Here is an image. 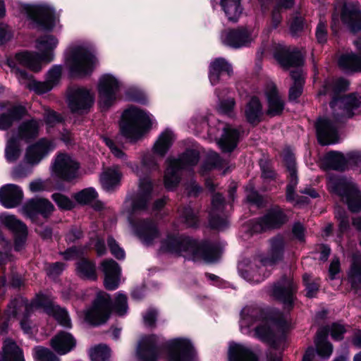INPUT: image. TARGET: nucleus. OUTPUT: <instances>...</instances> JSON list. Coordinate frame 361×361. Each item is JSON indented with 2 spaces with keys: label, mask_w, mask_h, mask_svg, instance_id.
Returning <instances> with one entry per match:
<instances>
[{
  "label": "nucleus",
  "mask_w": 361,
  "mask_h": 361,
  "mask_svg": "<svg viewBox=\"0 0 361 361\" xmlns=\"http://www.w3.org/2000/svg\"><path fill=\"white\" fill-rule=\"evenodd\" d=\"M349 82L345 79L325 81L319 95H329L333 97L330 103L332 111V120L319 118L316 123L319 142L322 145L334 144L338 141V132L336 123L361 114V90L336 98V95L348 90Z\"/></svg>",
  "instance_id": "nucleus-1"
},
{
  "label": "nucleus",
  "mask_w": 361,
  "mask_h": 361,
  "mask_svg": "<svg viewBox=\"0 0 361 361\" xmlns=\"http://www.w3.org/2000/svg\"><path fill=\"white\" fill-rule=\"evenodd\" d=\"M58 40L52 35H47L40 37L37 41V49L40 54L37 52H21L15 56V61L8 60V64L11 68V72L15 74L20 84L37 94H44L52 89V87L46 80L38 82L32 78L25 71L20 70L16 63L20 66L28 68L32 71L38 72L42 69V63H47L54 60L53 50L56 47Z\"/></svg>",
  "instance_id": "nucleus-2"
},
{
  "label": "nucleus",
  "mask_w": 361,
  "mask_h": 361,
  "mask_svg": "<svg viewBox=\"0 0 361 361\" xmlns=\"http://www.w3.org/2000/svg\"><path fill=\"white\" fill-rule=\"evenodd\" d=\"M264 312L256 306H246L241 311L240 326L241 331L247 334L249 328L255 322L261 323L255 329V336L264 342L275 345L276 341L283 338L288 326L286 314L277 312L271 319H264Z\"/></svg>",
  "instance_id": "nucleus-3"
},
{
  "label": "nucleus",
  "mask_w": 361,
  "mask_h": 361,
  "mask_svg": "<svg viewBox=\"0 0 361 361\" xmlns=\"http://www.w3.org/2000/svg\"><path fill=\"white\" fill-rule=\"evenodd\" d=\"M160 250L194 261L213 262L219 257V251L213 246L200 245L190 237L179 235H168L161 240Z\"/></svg>",
  "instance_id": "nucleus-4"
},
{
  "label": "nucleus",
  "mask_w": 361,
  "mask_h": 361,
  "mask_svg": "<svg viewBox=\"0 0 361 361\" xmlns=\"http://www.w3.org/2000/svg\"><path fill=\"white\" fill-rule=\"evenodd\" d=\"M284 240L281 236H276L270 241V248L267 257L253 262H242L238 264V269L242 276L252 283H259L268 277L272 267L283 258Z\"/></svg>",
  "instance_id": "nucleus-5"
},
{
  "label": "nucleus",
  "mask_w": 361,
  "mask_h": 361,
  "mask_svg": "<svg viewBox=\"0 0 361 361\" xmlns=\"http://www.w3.org/2000/svg\"><path fill=\"white\" fill-rule=\"evenodd\" d=\"M103 140L110 149L114 157L126 161V165L132 169L133 171L140 177L138 191L131 201L132 212L135 213L145 210L147 208L149 200H151V192L152 189L151 180L148 178H141L142 173L139 169L138 166L132 162L126 161L127 155L115 145L113 140L108 137H104Z\"/></svg>",
  "instance_id": "nucleus-6"
},
{
  "label": "nucleus",
  "mask_w": 361,
  "mask_h": 361,
  "mask_svg": "<svg viewBox=\"0 0 361 361\" xmlns=\"http://www.w3.org/2000/svg\"><path fill=\"white\" fill-rule=\"evenodd\" d=\"M151 115L136 108L126 109L120 123L121 134L131 142L140 139L152 125Z\"/></svg>",
  "instance_id": "nucleus-7"
},
{
  "label": "nucleus",
  "mask_w": 361,
  "mask_h": 361,
  "mask_svg": "<svg viewBox=\"0 0 361 361\" xmlns=\"http://www.w3.org/2000/svg\"><path fill=\"white\" fill-rule=\"evenodd\" d=\"M42 122L36 119H30L23 122L16 131L8 134L5 149L6 157L8 161H16L20 154V141L28 142L39 135Z\"/></svg>",
  "instance_id": "nucleus-8"
},
{
  "label": "nucleus",
  "mask_w": 361,
  "mask_h": 361,
  "mask_svg": "<svg viewBox=\"0 0 361 361\" xmlns=\"http://www.w3.org/2000/svg\"><path fill=\"white\" fill-rule=\"evenodd\" d=\"M275 57L283 68H295L290 73L293 80V85L289 90V99L293 101L296 100L302 92L305 82L302 71L300 68L303 64L302 55L299 51L293 49L292 51L284 50L281 53H278Z\"/></svg>",
  "instance_id": "nucleus-9"
},
{
  "label": "nucleus",
  "mask_w": 361,
  "mask_h": 361,
  "mask_svg": "<svg viewBox=\"0 0 361 361\" xmlns=\"http://www.w3.org/2000/svg\"><path fill=\"white\" fill-rule=\"evenodd\" d=\"M97 63L93 53L81 45L70 47L66 53L65 66L72 76L90 74Z\"/></svg>",
  "instance_id": "nucleus-10"
},
{
  "label": "nucleus",
  "mask_w": 361,
  "mask_h": 361,
  "mask_svg": "<svg viewBox=\"0 0 361 361\" xmlns=\"http://www.w3.org/2000/svg\"><path fill=\"white\" fill-rule=\"evenodd\" d=\"M196 150L185 151L178 158L169 157L166 160V168L164 176V186L167 190L174 189L180 180V170L196 165L199 161Z\"/></svg>",
  "instance_id": "nucleus-11"
},
{
  "label": "nucleus",
  "mask_w": 361,
  "mask_h": 361,
  "mask_svg": "<svg viewBox=\"0 0 361 361\" xmlns=\"http://www.w3.org/2000/svg\"><path fill=\"white\" fill-rule=\"evenodd\" d=\"M328 187L347 203L351 212H358L361 210V193L350 179L330 176Z\"/></svg>",
  "instance_id": "nucleus-12"
},
{
  "label": "nucleus",
  "mask_w": 361,
  "mask_h": 361,
  "mask_svg": "<svg viewBox=\"0 0 361 361\" xmlns=\"http://www.w3.org/2000/svg\"><path fill=\"white\" fill-rule=\"evenodd\" d=\"M329 332H330L333 339L338 341L343 338V335L346 332V329L340 323H334L330 326L322 327L318 330L314 343L317 353L324 358H329L333 352V346L327 341Z\"/></svg>",
  "instance_id": "nucleus-13"
},
{
  "label": "nucleus",
  "mask_w": 361,
  "mask_h": 361,
  "mask_svg": "<svg viewBox=\"0 0 361 361\" xmlns=\"http://www.w3.org/2000/svg\"><path fill=\"white\" fill-rule=\"evenodd\" d=\"M111 302L109 295L106 293H99L92 306L85 312L86 322L94 326L105 323L110 315Z\"/></svg>",
  "instance_id": "nucleus-14"
},
{
  "label": "nucleus",
  "mask_w": 361,
  "mask_h": 361,
  "mask_svg": "<svg viewBox=\"0 0 361 361\" xmlns=\"http://www.w3.org/2000/svg\"><path fill=\"white\" fill-rule=\"evenodd\" d=\"M121 82L111 74L103 75L99 80L98 93L99 103L102 109H107L117 99V93Z\"/></svg>",
  "instance_id": "nucleus-15"
},
{
  "label": "nucleus",
  "mask_w": 361,
  "mask_h": 361,
  "mask_svg": "<svg viewBox=\"0 0 361 361\" xmlns=\"http://www.w3.org/2000/svg\"><path fill=\"white\" fill-rule=\"evenodd\" d=\"M24 9L30 19L43 25L47 29L51 28L56 22L55 10L47 4L26 5Z\"/></svg>",
  "instance_id": "nucleus-16"
},
{
  "label": "nucleus",
  "mask_w": 361,
  "mask_h": 361,
  "mask_svg": "<svg viewBox=\"0 0 361 361\" xmlns=\"http://www.w3.org/2000/svg\"><path fill=\"white\" fill-rule=\"evenodd\" d=\"M257 35V33L254 29L241 27L225 32L222 34L221 38L224 44L233 48H240L250 44Z\"/></svg>",
  "instance_id": "nucleus-17"
},
{
  "label": "nucleus",
  "mask_w": 361,
  "mask_h": 361,
  "mask_svg": "<svg viewBox=\"0 0 361 361\" xmlns=\"http://www.w3.org/2000/svg\"><path fill=\"white\" fill-rule=\"evenodd\" d=\"M56 146L54 140L41 138L27 147L25 160L30 165H37L52 152Z\"/></svg>",
  "instance_id": "nucleus-18"
},
{
  "label": "nucleus",
  "mask_w": 361,
  "mask_h": 361,
  "mask_svg": "<svg viewBox=\"0 0 361 361\" xmlns=\"http://www.w3.org/2000/svg\"><path fill=\"white\" fill-rule=\"evenodd\" d=\"M297 289L291 276L282 277L275 283L271 290L270 294L275 299L281 301L285 305L290 306L293 301V294Z\"/></svg>",
  "instance_id": "nucleus-19"
},
{
  "label": "nucleus",
  "mask_w": 361,
  "mask_h": 361,
  "mask_svg": "<svg viewBox=\"0 0 361 361\" xmlns=\"http://www.w3.org/2000/svg\"><path fill=\"white\" fill-rule=\"evenodd\" d=\"M54 209V205L49 200L43 198H32L23 204L21 212L32 221H35L39 214L44 218H47Z\"/></svg>",
  "instance_id": "nucleus-20"
},
{
  "label": "nucleus",
  "mask_w": 361,
  "mask_h": 361,
  "mask_svg": "<svg viewBox=\"0 0 361 361\" xmlns=\"http://www.w3.org/2000/svg\"><path fill=\"white\" fill-rule=\"evenodd\" d=\"M68 106L71 111L82 113L90 109L94 99L90 91L84 87H73L68 95Z\"/></svg>",
  "instance_id": "nucleus-21"
},
{
  "label": "nucleus",
  "mask_w": 361,
  "mask_h": 361,
  "mask_svg": "<svg viewBox=\"0 0 361 361\" xmlns=\"http://www.w3.org/2000/svg\"><path fill=\"white\" fill-rule=\"evenodd\" d=\"M78 164L70 156L59 154L53 164V173L59 178L71 180L77 176Z\"/></svg>",
  "instance_id": "nucleus-22"
},
{
  "label": "nucleus",
  "mask_w": 361,
  "mask_h": 361,
  "mask_svg": "<svg viewBox=\"0 0 361 361\" xmlns=\"http://www.w3.org/2000/svg\"><path fill=\"white\" fill-rule=\"evenodd\" d=\"M0 219L1 223L14 233L15 249L18 251L20 250L27 239V226L13 215L4 214L1 215Z\"/></svg>",
  "instance_id": "nucleus-23"
},
{
  "label": "nucleus",
  "mask_w": 361,
  "mask_h": 361,
  "mask_svg": "<svg viewBox=\"0 0 361 361\" xmlns=\"http://www.w3.org/2000/svg\"><path fill=\"white\" fill-rule=\"evenodd\" d=\"M169 361H191L192 345L187 339L176 338L168 344Z\"/></svg>",
  "instance_id": "nucleus-24"
},
{
  "label": "nucleus",
  "mask_w": 361,
  "mask_h": 361,
  "mask_svg": "<svg viewBox=\"0 0 361 361\" xmlns=\"http://www.w3.org/2000/svg\"><path fill=\"white\" fill-rule=\"evenodd\" d=\"M134 231L146 245H151L160 237L157 224L149 219L139 221L134 225Z\"/></svg>",
  "instance_id": "nucleus-25"
},
{
  "label": "nucleus",
  "mask_w": 361,
  "mask_h": 361,
  "mask_svg": "<svg viewBox=\"0 0 361 361\" xmlns=\"http://www.w3.org/2000/svg\"><path fill=\"white\" fill-rule=\"evenodd\" d=\"M32 305L36 307H47V313L53 316L61 325L68 328L71 326V322L67 311L58 305H49V300L45 295H37Z\"/></svg>",
  "instance_id": "nucleus-26"
},
{
  "label": "nucleus",
  "mask_w": 361,
  "mask_h": 361,
  "mask_svg": "<svg viewBox=\"0 0 361 361\" xmlns=\"http://www.w3.org/2000/svg\"><path fill=\"white\" fill-rule=\"evenodd\" d=\"M224 204V199L221 195L216 193L213 195L209 211V224L214 228L221 230L228 224L227 218L223 214Z\"/></svg>",
  "instance_id": "nucleus-27"
},
{
  "label": "nucleus",
  "mask_w": 361,
  "mask_h": 361,
  "mask_svg": "<svg viewBox=\"0 0 361 361\" xmlns=\"http://www.w3.org/2000/svg\"><path fill=\"white\" fill-rule=\"evenodd\" d=\"M286 221V216L280 208L271 209L263 218L259 219L254 226L255 232H259L269 228L280 226Z\"/></svg>",
  "instance_id": "nucleus-28"
},
{
  "label": "nucleus",
  "mask_w": 361,
  "mask_h": 361,
  "mask_svg": "<svg viewBox=\"0 0 361 361\" xmlns=\"http://www.w3.org/2000/svg\"><path fill=\"white\" fill-rule=\"evenodd\" d=\"M341 20L353 32L361 30V11L354 3H345L342 8Z\"/></svg>",
  "instance_id": "nucleus-29"
},
{
  "label": "nucleus",
  "mask_w": 361,
  "mask_h": 361,
  "mask_svg": "<svg viewBox=\"0 0 361 361\" xmlns=\"http://www.w3.org/2000/svg\"><path fill=\"white\" fill-rule=\"evenodd\" d=\"M341 20L353 32L361 30V11L354 3H345L342 8Z\"/></svg>",
  "instance_id": "nucleus-30"
},
{
  "label": "nucleus",
  "mask_w": 361,
  "mask_h": 361,
  "mask_svg": "<svg viewBox=\"0 0 361 361\" xmlns=\"http://www.w3.org/2000/svg\"><path fill=\"white\" fill-rule=\"evenodd\" d=\"M23 197L22 189L14 184H6L0 188V203L6 208L17 207Z\"/></svg>",
  "instance_id": "nucleus-31"
},
{
  "label": "nucleus",
  "mask_w": 361,
  "mask_h": 361,
  "mask_svg": "<svg viewBox=\"0 0 361 361\" xmlns=\"http://www.w3.org/2000/svg\"><path fill=\"white\" fill-rule=\"evenodd\" d=\"M157 337L154 335L141 338L137 349L138 361H157Z\"/></svg>",
  "instance_id": "nucleus-32"
},
{
  "label": "nucleus",
  "mask_w": 361,
  "mask_h": 361,
  "mask_svg": "<svg viewBox=\"0 0 361 361\" xmlns=\"http://www.w3.org/2000/svg\"><path fill=\"white\" fill-rule=\"evenodd\" d=\"M264 94L268 103L267 114L271 116L280 115L284 109V102L281 99L275 84L273 82L267 83Z\"/></svg>",
  "instance_id": "nucleus-33"
},
{
  "label": "nucleus",
  "mask_w": 361,
  "mask_h": 361,
  "mask_svg": "<svg viewBox=\"0 0 361 361\" xmlns=\"http://www.w3.org/2000/svg\"><path fill=\"white\" fill-rule=\"evenodd\" d=\"M101 268L105 276L104 286L106 288L111 290L117 288L121 272L118 264L113 259H105L102 262Z\"/></svg>",
  "instance_id": "nucleus-34"
},
{
  "label": "nucleus",
  "mask_w": 361,
  "mask_h": 361,
  "mask_svg": "<svg viewBox=\"0 0 361 361\" xmlns=\"http://www.w3.org/2000/svg\"><path fill=\"white\" fill-rule=\"evenodd\" d=\"M283 161L288 172L289 180L286 188V198L288 201H293L295 200L294 190L298 182L293 154L290 151L285 152L283 154Z\"/></svg>",
  "instance_id": "nucleus-35"
},
{
  "label": "nucleus",
  "mask_w": 361,
  "mask_h": 361,
  "mask_svg": "<svg viewBox=\"0 0 361 361\" xmlns=\"http://www.w3.org/2000/svg\"><path fill=\"white\" fill-rule=\"evenodd\" d=\"M50 345L59 355H66L76 345L75 338L68 332L60 331L50 340Z\"/></svg>",
  "instance_id": "nucleus-36"
},
{
  "label": "nucleus",
  "mask_w": 361,
  "mask_h": 361,
  "mask_svg": "<svg viewBox=\"0 0 361 361\" xmlns=\"http://www.w3.org/2000/svg\"><path fill=\"white\" fill-rule=\"evenodd\" d=\"M123 174L118 166L105 168L99 176V181L103 189L112 191L119 186Z\"/></svg>",
  "instance_id": "nucleus-37"
},
{
  "label": "nucleus",
  "mask_w": 361,
  "mask_h": 361,
  "mask_svg": "<svg viewBox=\"0 0 361 361\" xmlns=\"http://www.w3.org/2000/svg\"><path fill=\"white\" fill-rule=\"evenodd\" d=\"M233 73L231 65L224 59L219 58L211 62L209 67V78L211 84L215 85L219 82L224 74L230 76Z\"/></svg>",
  "instance_id": "nucleus-38"
},
{
  "label": "nucleus",
  "mask_w": 361,
  "mask_h": 361,
  "mask_svg": "<svg viewBox=\"0 0 361 361\" xmlns=\"http://www.w3.org/2000/svg\"><path fill=\"white\" fill-rule=\"evenodd\" d=\"M229 361H257L255 355L247 346L231 343L228 349Z\"/></svg>",
  "instance_id": "nucleus-39"
},
{
  "label": "nucleus",
  "mask_w": 361,
  "mask_h": 361,
  "mask_svg": "<svg viewBox=\"0 0 361 361\" xmlns=\"http://www.w3.org/2000/svg\"><path fill=\"white\" fill-rule=\"evenodd\" d=\"M239 133L229 125H226L224 128V133L219 140L218 144L221 149L226 152H232L238 141Z\"/></svg>",
  "instance_id": "nucleus-40"
},
{
  "label": "nucleus",
  "mask_w": 361,
  "mask_h": 361,
  "mask_svg": "<svg viewBox=\"0 0 361 361\" xmlns=\"http://www.w3.org/2000/svg\"><path fill=\"white\" fill-rule=\"evenodd\" d=\"M25 109L20 106H12L6 112L0 115V130L8 129L14 121L20 119L25 114Z\"/></svg>",
  "instance_id": "nucleus-41"
},
{
  "label": "nucleus",
  "mask_w": 361,
  "mask_h": 361,
  "mask_svg": "<svg viewBox=\"0 0 361 361\" xmlns=\"http://www.w3.org/2000/svg\"><path fill=\"white\" fill-rule=\"evenodd\" d=\"M175 136L171 130H166L159 136L153 146V152L160 157H164L171 147Z\"/></svg>",
  "instance_id": "nucleus-42"
},
{
  "label": "nucleus",
  "mask_w": 361,
  "mask_h": 361,
  "mask_svg": "<svg viewBox=\"0 0 361 361\" xmlns=\"http://www.w3.org/2000/svg\"><path fill=\"white\" fill-rule=\"evenodd\" d=\"M262 114V105L259 99L256 97H252L245 109L247 121L250 123H257L260 121Z\"/></svg>",
  "instance_id": "nucleus-43"
},
{
  "label": "nucleus",
  "mask_w": 361,
  "mask_h": 361,
  "mask_svg": "<svg viewBox=\"0 0 361 361\" xmlns=\"http://www.w3.org/2000/svg\"><path fill=\"white\" fill-rule=\"evenodd\" d=\"M355 153L348 154L345 157L343 154L338 152H330L325 157V161L328 166L334 170L343 171L347 162L353 158Z\"/></svg>",
  "instance_id": "nucleus-44"
},
{
  "label": "nucleus",
  "mask_w": 361,
  "mask_h": 361,
  "mask_svg": "<svg viewBox=\"0 0 361 361\" xmlns=\"http://www.w3.org/2000/svg\"><path fill=\"white\" fill-rule=\"evenodd\" d=\"M0 361H25L23 351L10 339L4 341L3 355Z\"/></svg>",
  "instance_id": "nucleus-45"
},
{
  "label": "nucleus",
  "mask_w": 361,
  "mask_h": 361,
  "mask_svg": "<svg viewBox=\"0 0 361 361\" xmlns=\"http://www.w3.org/2000/svg\"><path fill=\"white\" fill-rule=\"evenodd\" d=\"M348 281L355 290L361 288V257L353 258V263L348 272Z\"/></svg>",
  "instance_id": "nucleus-46"
},
{
  "label": "nucleus",
  "mask_w": 361,
  "mask_h": 361,
  "mask_svg": "<svg viewBox=\"0 0 361 361\" xmlns=\"http://www.w3.org/2000/svg\"><path fill=\"white\" fill-rule=\"evenodd\" d=\"M76 273L83 279H97L95 264L86 258H82L76 263Z\"/></svg>",
  "instance_id": "nucleus-47"
},
{
  "label": "nucleus",
  "mask_w": 361,
  "mask_h": 361,
  "mask_svg": "<svg viewBox=\"0 0 361 361\" xmlns=\"http://www.w3.org/2000/svg\"><path fill=\"white\" fill-rule=\"evenodd\" d=\"M221 6L229 21L236 22L242 13L240 0H221Z\"/></svg>",
  "instance_id": "nucleus-48"
},
{
  "label": "nucleus",
  "mask_w": 361,
  "mask_h": 361,
  "mask_svg": "<svg viewBox=\"0 0 361 361\" xmlns=\"http://www.w3.org/2000/svg\"><path fill=\"white\" fill-rule=\"evenodd\" d=\"M338 65L345 71H361V58L354 54H345L340 57Z\"/></svg>",
  "instance_id": "nucleus-49"
},
{
  "label": "nucleus",
  "mask_w": 361,
  "mask_h": 361,
  "mask_svg": "<svg viewBox=\"0 0 361 361\" xmlns=\"http://www.w3.org/2000/svg\"><path fill=\"white\" fill-rule=\"evenodd\" d=\"M92 361H110V349L107 345L99 344L90 349Z\"/></svg>",
  "instance_id": "nucleus-50"
},
{
  "label": "nucleus",
  "mask_w": 361,
  "mask_h": 361,
  "mask_svg": "<svg viewBox=\"0 0 361 361\" xmlns=\"http://www.w3.org/2000/svg\"><path fill=\"white\" fill-rule=\"evenodd\" d=\"M98 194L94 188H87L75 192L73 197L80 204H87L95 200Z\"/></svg>",
  "instance_id": "nucleus-51"
},
{
  "label": "nucleus",
  "mask_w": 361,
  "mask_h": 361,
  "mask_svg": "<svg viewBox=\"0 0 361 361\" xmlns=\"http://www.w3.org/2000/svg\"><path fill=\"white\" fill-rule=\"evenodd\" d=\"M35 361H60V359L49 349L42 346H37L33 349Z\"/></svg>",
  "instance_id": "nucleus-52"
},
{
  "label": "nucleus",
  "mask_w": 361,
  "mask_h": 361,
  "mask_svg": "<svg viewBox=\"0 0 361 361\" xmlns=\"http://www.w3.org/2000/svg\"><path fill=\"white\" fill-rule=\"evenodd\" d=\"M216 94L219 99L218 104V111L222 114L229 116L233 115L235 102L233 98H228L226 99H221L220 94H219L218 90H216Z\"/></svg>",
  "instance_id": "nucleus-53"
},
{
  "label": "nucleus",
  "mask_w": 361,
  "mask_h": 361,
  "mask_svg": "<svg viewBox=\"0 0 361 361\" xmlns=\"http://www.w3.org/2000/svg\"><path fill=\"white\" fill-rule=\"evenodd\" d=\"M179 212L181 220L187 226L193 227L197 225V217L190 207H184Z\"/></svg>",
  "instance_id": "nucleus-54"
},
{
  "label": "nucleus",
  "mask_w": 361,
  "mask_h": 361,
  "mask_svg": "<svg viewBox=\"0 0 361 361\" xmlns=\"http://www.w3.org/2000/svg\"><path fill=\"white\" fill-rule=\"evenodd\" d=\"M52 199L61 209L70 210L75 206L74 202L67 196L61 193H54Z\"/></svg>",
  "instance_id": "nucleus-55"
},
{
  "label": "nucleus",
  "mask_w": 361,
  "mask_h": 361,
  "mask_svg": "<svg viewBox=\"0 0 361 361\" xmlns=\"http://www.w3.org/2000/svg\"><path fill=\"white\" fill-rule=\"evenodd\" d=\"M142 166L145 172L158 169L159 164L156 157L150 153L145 154L142 159Z\"/></svg>",
  "instance_id": "nucleus-56"
},
{
  "label": "nucleus",
  "mask_w": 361,
  "mask_h": 361,
  "mask_svg": "<svg viewBox=\"0 0 361 361\" xmlns=\"http://www.w3.org/2000/svg\"><path fill=\"white\" fill-rule=\"evenodd\" d=\"M86 247H73L66 250L63 253V257L66 260H71L78 258H83L86 252Z\"/></svg>",
  "instance_id": "nucleus-57"
},
{
  "label": "nucleus",
  "mask_w": 361,
  "mask_h": 361,
  "mask_svg": "<svg viewBox=\"0 0 361 361\" xmlns=\"http://www.w3.org/2000/svg\"><path fill=\"white\" fill-rule=\"evenodd\" d=\"M113 307L114 310L119 315H123L126 314L128 310L126 295L122 293H118L115 299Z\"/></svg>",
  "instance_id": "nucleus-58"
},
{
  "label": "nucleus",
  "mask_w": 361,
  "mask_h": 361,
  "mask_svg": "<svg viewBox=\"0 0 361 361\" xmlns=\"http://www.w3.org/2000/svg\"><path fill=\"white\" fill-rule=\"evenodd\" d=\"M335 216L339 221V230L341 233L345 231L349 227L348 218L345 211L338 207L335 209Z\"/></svg>",
  "instance_id": "nucleus-59"
},
{
  "label": "nucleus",
  "mask_w": 361,
  "mask_h": 361,
  "mask_svg": "<svg viewBox=\"0 0 361 361\" xmlns=\"http://www.w3.org/2000/svg\"><path fill=\"white\" fill-rule=\"evenodd\" d=\"M62 72L61 66H54L47 73L46 80L53 87L60 80Z\"/></svg>",
  "instance_id": "nucleus-60"
},
{
  "label": "nucleus",
  "mask_w": 361,
  "mask_h": 361,
  "mask_svg": "<svg viewBox=\"0 0 361 361\" xmlns=\"http://www.w3.org/2000/svg\"><path fill=\"white\" fill-rule=\"evenodd\" d=\"M108 245L111 254L118 259H123L125 257V251L121 248L116 240L109 237L107 240Z\"/></svg>",
  "instance_id": "nucleus-61"
},
{
  "label": "nucleus",
  "mask_w": 361,
  "mask_h": 361,
  "mask_svg": "<svg viewBox=\"0 0 361 361\" xmlns=\"http://www.w3.org/2000/svg\"><path fill=\"white\" fill-rule=\"evenodd\" d=\"M310 279H311L310 275L305 274L303 276V281L306 286V289H307V295L309 298H312L316 295V293L319 289V285L316 281H313V282L310 283Z\"/></svg>",
  "instance_id": "nucleus-62"
},
{
  "label": "nucleus",
  "mask_w": 361,
  "mask_h": 361,
  "mask_svg": "<svg viewBox=\"0 0 361 361\" xmlns=\"http://www.w3.org/2000/svg\"><path fill=\"white\" fill-rule=\"evenodd\" d=\"M208 161L211 166L218 169H221L227 164L226 161L222 159L216 152L209 154Z\"/></svg>",
  "instance_id": "nucleus-63"
},
{
  "label": "nucleus",
  "mask_w": 361,
  "mask_h": 361,
  "mask_svg": "<svg viewBox=\"0 0 361 361\" xmlns=\"http://www.w3.org/2000/svg\"><path fill=\"white\" fill-rule=\"evenodd\" d=\"M303 20L301 16H295L290 22V30L293 35H296L303 28Z\"/></svg>",
  "instance_id": "nucleus-64"
}]
</instances>
